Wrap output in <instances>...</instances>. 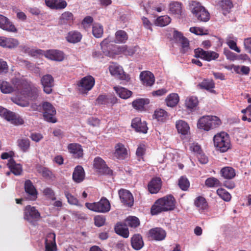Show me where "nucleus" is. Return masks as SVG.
Returning a JSON list of instances; mask_svg holds the SVG:
<instances>
[{"mask_svg":"<svg viewBox=\"0 0 251 251\" xmlns=\"http://www.w3.org/2000/svg\"><path fill=\"white\" fill-rule=\"evenodd\" d=\"M194 204L199 210H204L207 209L208 207V204L206 199L202 196H199L195 199Z\"/></svg>","mask_w":251,"mask_h":251,"instance_id":"obj_40","label":"nucleus"},{"mask_svg":"<svg viewBox=\"0 0 251 251\" xmlns=\"http://www.w3.org/2000/svg\"><path fill=\"white\" fill-rule=\"evenodd\" d=\"M175 203L176 200L171 195L159 198L152 205L151 214L155 215L163 212L173 210L175 208Z\"/></svg>","mask_w":251,"mask_h":251,"instance_id":"obj_2","label":"nucleus"},{"mask_svg":"<svg viewBox=\"0 0 251 251\" xmlns=\"http://www.w3.org/2000/svg\"><path fill=\"white\" fill-rule=\"evenodd\" d=\"M95 79L91 75H87L83 77L77 83L81 88L83 93H86L91 90L95 85Z\"/></svg>","mask_w":251,"mask_h":251,"instance_id":"obj_14","label":"nucleus"},{"mask_svg":"<svg viewBox=\"0 0 251 251\" xmlns=\"http://www.w3.org/2000/svg\"><path fill=\"white\" fill-rule=\"evenodd\" d=\"M37 171L41 173L43 177L50 178L52 175L51 172L47 168L39 166L37 168Z\"/></svg>","mask_w":251,"mask_h":251,"instance_id":"obj_53","label":"nucleus"},{"mask_svg":"<svg viewBox=\"0 0 251 251\" xmlns=\"http://www.w3.org/2000/svg\"><path fill=\"white\" fill-rule=\"evenodd\" d=\"M198 86L201 89H205L211 93H215V91L213 90L215 87V83L212 79H205L199 83Z\"/></svg>","mask_w":251,"mask_h":251,"instance_id":"obj_31","label":"nucleus"},{"mask_svg":"<svg viewBox=\"0 0 251 251\" xmlns=\"http://www.w3.org/2000/svg\"><path fill=\"white\" fill-rule=\"evenodd\" d=\"M19 44V41L16 39L0 37V46L3 48H15L18 46Z\"/></svg>","mask_w":251,"mask_h":251,"instance_id":"obj_25","label":"nucleus"},{"mask_svg":"<svg viewBox=\"0 0 251 251\" xmlns=\"http://www.w3.org/2000/svg\"><path fill=\"white\" fill-rule=\"evenodd\" d=\"M85 205L88 209L98 213H107L111 209L109 201L104 197H102L98 202H86Z\"/></svg>","mask_w":251,"mask_h":251,"instance_id":"obj_6","label":"nucleus"},{"mask_svg":"<svg viewBox=\"0 0 251 251\" xmlns=\"http://www.w3.org/2000/svg\"><path fill=\"white\" fill-rule=\"evenodd\" d=\"M41 83L45 93L50 94L52 92V88L54 86V80L50 75H43L41 79Z\"/></svg>","mask_w":251,"mask_h":251,"instance_id":"obj_13","label":"nucleus"},{"mask_svg":"<svg viewBox=\"0 0 251 251\" xmlns=\"http://www.w3.org/2000/svg\"><path fill=\"white\" fill-rule=\"evenodd\" d=\"M176 127L179 133L185 135L189 132L190 127L188 124L183 120H178L176 123Z\"/></svg>","mask_w":251,"mask_h":251,"instance_id":"obj_30","label":"nucleus"},{"mask_svg":"<svg viewBox=\"0 0 251 251\" xmlns=\"http://www.w3.org/2000/svg\"><path fill=\"white\" fill-rule=\"evenodd\" d=\"M43 115L45 120L52 123H55L57 119L55 117L56 114L54 107L49 102H44L42 103Z\"/></svg>","mask_w":251,"mask_h":251,"instance_id":"obj_8","label":"nucleus"},{"mask_svg":"<svg viewBox=\"0 0 251 251\" xmlns=\"http://www.w3.org/2000/svg\"><path fill=\"white\" fill-rule=\"evenodd\" d=\"M114 90L117 95L122 99H127L129 98L132 95V92L127 89L118 86L114 87Z\"/></svg>","mask_w":251,"mask_h":251,"instance_id":"obj_36","label":"nucleus"},{"mask_svg":"<svg viewBox=\"0 0 251 251\" xmlns=\"http://www.w3.org/2000/svg\"><path fill=\"white\" fill-rule=\"evenodd\" d=\"M44 195L52 201L56 200L54 192L50 188H46L43 191Z\"/></svg>","mask_w":251,"mask_h":251,"instance_id":"obj_55","label":"nucleus"},{"mask_svg":"<svg viewBox=\"0 0 251 251\" xmlns=\"http://www.w3.org/2000/svg\"><path fill=\"white\" fill-rule=\"evenodd\" d=\"M220 174L224 178L230 180L235 176L236 172L235 169L232 167L226 166L221 169Z\"/></svg>","mask_w":251,"mask_h":251,"instance_id":"obj_28","label":"nucleus"},{"mask_svg":"<svg viewBox=\"0 0 251 251\" xmlns=\"http://www.w3.org/2000/svg\"><path fill=\"white\" fill-rule=\"evenodd\" d=\"M128 39V35L123 30H119L115 33V42L116 43H125Z\"/></svg>","mask_w":251,"mask_h":251,"instance_id":"obj_43","label":"nucleus"},{"mask_svg":"<svg viewBox=\"0 0 251 251\" xmlns=\"http://www.w3.org/2000/svg\"><path fill=\"white\" fill-rule=\"evenodd\" d=\"M140 77L145 85L151 86L154 83V77L150 72H142Z\"/></svg>","mask_w":251,"mask_h":251,"instance_id":"obj_27","label":"nucleus"},{"mask_svg":"<svg viewBox=\"0 0 251 251\" xmlns=\"http://www.w3.org/2000/svg\"><path fill=\"white\" fill-rule=\"evenodd\" d=\"M82 34L77 30H72L69 31L66 37V41L70 43H77L81 40Z\"/></svg>","mask_w":251,"mask_h":251,"instance_id":"obj_26","label":"nucleus"},{"mask_svg":"<svg viewBox=\"0 0 251 251\" xmlns=\"http://www.w3.org/2000/svg\"><path fill=\"white\" fill-rule=\"evenodd\" d=\"M115 151L114 155L118 159H124L127 155V151L124 145L121 143H118L115 147Z\"/></svg>","mask_w":251,"mask_h":251,"instance_id":"obj_33","label":"nucleus"},{"mask_svg":"<svg viewBox=\"0 0 251 251\" xmlns=\"http://www.w3.org/2000/svg\"><path fill=\"white\" fill-rule=\"evenodd\" d=\"M165 101L168 106L173 107L178 103L179 97L177 94L172 93L166 98Z\"/></svg>","mask_w":251,"mask_h":251,"instance_id":"obj_45","label":"nucleus"},{"mask_svg":"<svg viewBox=\"0 0 251 251\" xmlns=\"http://www.w3.org/2000/svg\"><path fill=\"white\" fill-rule=\"evenodd\" d=\"M198 103V99L194 97H189L185 101V105L189 109H193L196 107Z\"/></svg>","mask_w":251,"mask_h":251,"instance_id":"obj_52","label":"nucleus"},{"mask_svg":"<svg viewBox=\"0 0 251 251\" xmlns=\"http://www.w3.org/2000/svg\"><path fill=\"white\" fill-rule=\"evenodd\" d=\"M0 28L11 32H17V29L6 17L0 14Z\"/></svg>","mask_w":251,"mask_h":251,"instance_id":"obj_20","label":"nucleus"},{"mask_svg":"<svg viewBox=\"0 0 251 251\" xmlns=\"http://www.w3.org/2000/svg\"><path fill=\"white\" fill-rule=\"evenodd\" d=\"M45 251H56L57 246L55 242V234L54 233H48L45 238Z\"/></svg>","mask_w":251,"mask_h":251,"instance_id":"obj_17","label":"nucleus"},{"mask_svg":"<svg viewBox=\"0 0 251 251\" xmlns=\"http://www.w3.org/2000/svg\"><path fill=\"white\" fill-rule=\"evenodd\" d=\"M195 57L196 58H201L207 61L216 60L219 57V54L217 52L208 50L205 51L201 48H198L194 50Z\"/></svg>","mask_w":251,"mask_h":251,"instance_id":"obj_11","label":"nucleus"},{"mask_svg":"<svg viewBox=\"0 0 251 251\" xmlns=\"http://www.w3.org/2000/svg\"><path fill=\"white\" fill-rule=\"evenodd\" d=\"M136 51V47H128L126 45L120 46L117 48L119 53H123L125 55L132 56Z\"/></svg>","mask_w":251,"mask_h":251,"instance_id":"obj_39","label":"nucleus"},{"mask_svg":"<svg viewBox=\"0 0 251 251\" xmlns=\"http://www.w3.org/2000/svg\"><path fill=\"white\" fill-rule=\"evenodd\" d=\"M171 21V19L168 16H160L155 20L154 24L156 26L163 27L169 25Z\"/></svg>","mask_w":251,"mask_h":251,"instance_id":"obj_42","label":"nucleus"},{"mask_svg":"<svg viewBox=\"0 0 251 251\" xmlns=\"http://www.w3.org/2000/svg\"><path fill=\"white\" fill-rule=\"evenodd\" d=\"M75 17L73 14L70 11H65L59 17L58 24L60 25H69L71 26L73 25Z\"/></svg>","mask_w":251,"mask_h":251,"instance_id":"obj_21","label":"nucleus"},{"mask_svg":"<svg viewBox=\"0 0 251 251\" xmlns=\"http://www.w3.org/2000/svg\"><path fill=\"white\" fill-rule=\"evenodd\" d=\"M190 8L198 21L206 22L209 20V13L199 2L191 1L190 3Z\"/></svg>","mask_w":251,"mask_h":251,"instance_id":"obj_5","label":"nucleus"},{"mask_svg":"<svg viewBox=\"0 0 251 251\" xmlns=\"http://www.w3.org/2000/svg\"><path fill=\"white\" fill-rule=\"evenodd\" d=\"M24 188L27 195V200L35 201L37 199L38 192L30 180L27 179L25 181Z\"/></svg>","mask_w":251,"mask_h":251,"instance_id":"obj_15","label":"nucleus"},{"mask_svg":"<svg viewBox=\"0 0 251 251\" xmlns=\"http://www.w3.org/2000/svg\"><path fill=\"white\" fill-rule=\"evenodd\" d=\"M103 33V26L99 24H95L92 27L93 35L96 38H100Z\"/></svg>","mask_w":251,"mask_h":251,"instance_id":"obj_49","label":"nucleus"},{"mask_svg":"<svg viewBox=\"0 0 251 251\" xmlns=\"http://www.w3.org/2000/svg\"><path fill=\"white\" fill-rule=\"evenodd\" d=\"M205 185L208 188H213L221 186L222 183L218 178L214 177H210L205 180Z\"/></svg>","mask_w":251,"mask_h":251,"instance_id":"obj_47","label":"nucleus"},{"mask_svg":"<svg viewBox=\"0 0 251 251\" xmlns=\"http://www.w3.org/2000/svg\"><path fill=\"white\" fill-rule=\"evenodd\" d=\"M190 150L193 152L196 155H197L202 151L201 149V146L197 143H194L191 144L190 146Z\"/></svg>","mask_w":251,"mask_h":251,"instance_id":"obj_59","label":"nucleus"},{"mask_svg":"<svg viewBox=\"0 0 251 251\" xmlns=\"http://www.w3.org/2000/svg\"><path fill=\"white\" fill-rule=\"evenodd\" d=\"M8 71V66L7 62L0 59V74L6 73Z\"/></svg>","mask_w":251,"mask_h":251,"instance_id":"obj_62","label":"nucleus"},{"mask_svg":"<svg viewBox=\"0 0 251 251\" xmlns=\"http://www.w3.org/2000/svg\"><path fill=\"white\" fill-rule=\"evenodd\" d=\"M179 43L181 44L180 51L181 53H185L189 50V42L186 38L183 39Z\"/></svg>","mask_w":251,"mask_h":251,"instance_id":"obj_56","label":"nucleus"},{"mask_svg":"<svg viewBox=\"0 0 251 251\" xmlns=\"http://www.w3.org/2000/svg\"><path fill=\"white\" fill-rule=\"evenodd\" d=\"M96 101L99 104L107 105V96L100 95L97 99Z\"/></svg>","mask_w":251,"mask_h":251,"instance_id":"obj_64","label":"nucleus"},{"mask_svg":"<svg viewBox=\"0 0 251 251\" xmlns=\"http://www.w3.org/2000/svg\"><path fill=\"white\" fill-rule=\"evenodd\" d=\"M64 194L68 200V203L74 205L78 204V200L77 199L70 194L68 191H65Z\"/></svg>","mask_w":251,"mask_h":251,"instance_id":"obj_54","label":"nucleus"},{"mask_svg":"<svg viewBox=\"0 0 251 251\" xmlns=\"http://www.w3.org/2000/svg\"><path fill=\"white\" fill-rule=\"evenodd\" d=\"M105 218L103 215H97L94 217L95 225L98 227L103 226L105 223Z\"/></svg>","mask_w":251,"mask_h":251,"instance_id":"obj_58","label":"nucleus"},{"mask_svg":"<svg viewBox=\"0 0 251 251\" xmlns=\"http://www.w3.org/2000/svg\"><path fill=\"white\" fill-rule=\"evenodd\" d=\"M146 152V147L145 145H139L137 149L136 154L138 158V160L140 161L141 159H143V156Z\"/></svg>","mask_w":251,"mask_h":251,"instance_id":"obj_57","label":"nucleus"},{"mask_svg":"<svg viewBox=\"0 0 251 251\" xmlns=\"http://www.w3.org/2000/svg\"><path fill=\"white\" fill-rule=\"evenodd\" d=\"M149 234L152 239L156 241H161L165 239L166 233L162 228L156 227L150 229Z\"/></svg>","mask_w":251,"mask_h":251,"instance_id":"obj_24","label":"nucleus"},{"mask_svg":"<svg viewBox=\"0 0 251 251\" xmlns=\"http://www.w3.org/2000/svg\"><path fill=\"white\" fill-rule=\"evenodd\" d=\"M67 6V3L64 0H56L55 6L56 10L63 9L66 8Z\"/></svg>","mask_w":251,"mask_h":251,"instance_id":"obj_60","label":"nucleus"},{"mask_svg":"<svg viewBox=\"0 0 251 251\" xmlns=\"http://www.w3.org/2000/svg\"><path fill=\"white\" fill-rule=\"evenodd\" d=\"M178 184L179 188L183 191L187 190L190 186L188 179L186 177L183 176L179 178Z\"/></svg>","mask_w":251,"mask_h":251,"instance_id":"obj_51","label":"nucleus"},{"mask_svg":"<svg viewBox=\"0 0 251 251\" xmlns=\"http://www.w3.org/2000/svg\"><path fill=\"white\" fill-rule=\"evenodd\" d=\"M0 116L5 120L16 126L24 124V120L20 116H17L15 113L0 106Z\"/></svg>","mask_w":251,"mask_h":251,"instance_id":"obj_9","label":"nucleus"},{"mask_svg":"<svg viewBox=\"0 0 251 251\" xmlns=\"http://www.w3.org/2000/svg\"><path fill=\"white\" fill-rule=\"evenodd\" d=\"M153 117L158 121L164 122L168 119V113L163 109H156L154 113Z\"/></svg>","mask_w":251,"mask_h":251,"instance_id":"obj_44","label":"nucleus"},{"mask_svg":"<svg viewBox=\"0 0 251 251\" xmlns=\"http://www.w3.org/2000/svg\"><path fill=\"white\" fill-rule=\"evenodd\" d=\"M47 56L50 59L55 61H61L64 59L63 52L58 50H50L47 52Z\"/></svg>","mask_w":251,"mask_h":251,"instance_id":"obj_35","label":"nucleus"},{"mask_svg":"<svg viewBox=\"0 0 251 251\" xmlns=\"http://www.w3.org/2000/svg\"><path fill=\"white\" fill-rule=\"evenodd\" d=\"M219 5L224 15L229 13L233 6L231 0H221L219 2Z\"/></svg>","mask_w":251,"mask_h":251,"instance_id":"obj_37","label":"nucleus"},{"mask_svg":"<svg viewBox=\"0 0 251 251\" xmlns=\"http://www.w3.org/2000/svg\"><path fill=\"white\" fill-rule=\"evenodd\" d=\"M85 176L83 168L81 166L77 165L74 169L72 175L73 180L76 183H80L84 179Z\"/></svg>","mask_w":251,"mask_h":251,"instance_id":"obj_22","label":"nucleus"},{"mask_svg":"<svg viewBox=\"0 0 251 251\" xmlns=\"http://www.w3.org/2000/svg\"><path fill=\"white\" fill-rule=\"evenodd\" d=\"M17 144L20 150L25 152L29 149L30 142L27 138H21L18 140Z\"/></svg>","mask_w":251,"mask_h":251,"instance_id":"obj_46","label":"nucleus"},{"mask_svg":"<svg viewBox=\"0 0 251 251\" xmlns=\"http://www.w3.org/2000/svg\"><path fill=\"white\" fill-rule=\"evenodd\" d=\"M109 71L112 75L115 76L122 80L128 82L130 80V77L129 75L126 74L122 67H120L117 63H112L109 66Z\"/></svg>","mask_w":251,"mask_h":251,"instance_id":"obj_10","label":"nucleus"},{"mask_svg":"<svg viewBox=\"0 0 251 251\" xmlns=\"http://www.w3.org/2000/svg\"><path fill=\"white\" fill-rule=\"evenodd\" d=\"M197 157L199 160V161L202 164H204L207 163L208 162V158L203 153L202 151L200 152L199 154H198Z\"/></svg>","mask_w":251,"mask_h":251,"instance_id":"obj_63","label":"nucleus"},{"mask_svg":"<svg viewBox=\"0 0 251 251\" xmlns=\"http://www.w3.org/2000/svg\"><path fill=\"white\" fill-rule=\"evenodd\" d=\"M118 194L121 202L125 205L128 207H131L133 205V197L128 190L121 189L118 191Z\"/></svg>","mask_w":251,"mask_h":251,"instance_id":"obj_16","label":"nucleus"},{"mask_svg":"<svg viewBox=\"0 0 251 251\" xmlns=\"http://www.w3.org/2000/svg\"><path fill=\"white\" fill-rule=\"evenodd\" d=\"M185 37L183 34L177 30H175L173 33V38L176 42L180 43Z\"/></svg>","mask_w":251,"mask_h":251,"instance_id":"obj_61","label":"nucleus"},{"mask_svg":"<svg viewBox=\"0 0 251 251\" xmlns=\"http://www.w3.org/2000/svg\"><path fill=\"white\" fill-rule=\"evenodd\" d=\"M162 181L160 177L153 178L149 183L148 187L149 192L151 194H156L161 188Z\"/></svg>","mask_w":251,"mask_h":251,"instance_id":"obj_23","label":"nucleus"},{"mask_svg":"<svg viewBox=\"0 0 251 251\" xmlns=\"http://www.w3.org/2000/svg\"><path fill=\"white\" fill-rule=\"evenodd\" d=\"M126 225L131 227L136 228L140 225V221L135 216H129L126 220Z\"/></svg>","mask_w":251,"mask_h":251,"instance_id":"obj_48","label":"nucleus"},{"mask_svg":"<svg viewBox=\"0 0 251 251\" xmlns=\"http://www.w3.org/2000/svg\"><path fill=\"white\" fill-rule=\"evenodd\" d=\"M94 168L101 174L111 175L112 171L106 165L105 162L100 157H96L94 160Z\"/></svg>","mask_w":251,"mask_h":251,"instance_id":"obj_12","label":"nucleus"},{"mask_svg":"<svg viewBox=\"0 0 251 251\" xmlns=\"http://www.w3.org/2000/svg\"><path fill=\"white\" fill-rule=\"evenodd\" d=\"M67 149L69 152L72 154L75 158H82L83 155V150L82 146L77 143H70L68 144Z\"/></svg>","mask_w":251,"mask_h":251,"instance_id":"obj_18","label":"nucleus"},{"mask_svg":"<svg viewBox=\"0 0 251 251\" xmlns=\"http://www.w3.org/2000/svg\"><path fill=\"white\" fill-rule=\"evenodd\" d=\"M127 226L126 224L118 223L115 226V231L117 234L126 238L129 236V231Z\"/></svg>","mask_w":251,"mask_h":251,"instance_id":"obj_29","label":"nucleus"},{"mask_svg":"<svg viewBox=\"0 0 251 251\" xmlns=\"http://www.w3.org/2000/svg\"><path fill=\"white\" fill-rule=\"evenodd\" d=\"M131 126L137 132L143 133H146L148 129L147 123L145 121L142 122L139 117H136L132 120Z\"/></svg>","mask_w":251,"mask_h":251,"instance_id":"obj_19","label":"nucleus"},{"mask_svg":"<svg viewBox=\"0 0 251 251\" xmlns=\"http://www.w3.org/2000/svg\"><path fill=\"white\" fill-rule=\"evenodd\" d=\"M221 124V120L217 116H203L199 119L197 127L199 129L209 131L219 127Z\"/></svg>","mask_w":251,"mask_h":251,"instance_id":"obj_3","label":"nucleus"},{"mask_svg":"<svg viewBox=\"0 0 251 251\" xmlns=\"http://www.w3.org/2000/svg\"><path fill=\"white\" fill-rule=\"evenodd\" d=\"M7 166L11 173L16 176L21 175L22 172V168L20 164L16 163L15 160L10 158L8 162Z\"/></svg>","mask_w":251,"mask_h":251,"instance_id":"obj_34","label":"nucleus"},{"mask_svg":"<svg viewBox=\"0 0 251 251\" xmlns=\"http://www.w3.org/2000/svg\"><path fill=\"white\" fill-rule=\"evenodd\" d=\"M182 3L178 1H172L169 4V11L176 15H181L182 12Z\"/></svg>","mask_w":251,"mask_h":251,"instance_id":"obj_41","label":"nucleus"},{"mask_svg":"<svg viewBox=\"0 0 251 251\" xmlns=\"http://www.w3.org/2000/svg\"><path fill=\"white\" fill-rule=\"evenodd\" d=\"M149 100L148 99H138L134 100L132 103V106L136 109L143 111L145 109V105L149 104Z\"/></svg>","mask_w":251,"mask_h":251,"instance_id":"obj_38","label":"nucleus"},{"mask_svg":"<svg viewBox=\"0 0 251 251\" xmlns=\"http://www.w3.org/2000/svg\"><path fill=\"white\" fill-rule=\"evenodd\" d=\"M217 195L223 200L226 201H229L231 198V195L225 189L219 188L217 190Z\"/></svg>","mask_w":251,"mask_h":251,"instance_id":"obj_50","label":"nucleus"},{"mask_svg":"<svg viewBox=\"0 0 251 251\" xmlns=\"http://www.w3.org/2000/svg\"><path fill=\"white\" fill-rule=\"evenodd\" d=\"M131 244L132 247L134 250H140L144 246V242L142 236L139 234H134L131 238Z\"/></svg>","mask_w":251,"mask_h":251,"instance_id":"obj_32","label":"nucleus"},{"mask_svg":"<svg viewBox=\"0 0 251 251\" xmlns=\"http://www.w3.org/2000/svg\"><path fill=\"white\" fill-rule=\"evenodd\" d=\"M14 87L8 82L0 80V90L4 94L13 92L15 90L18 92L16 97L12 98L13 101L22 107H26L29 104L28 100L32 99V92L27 82L24 79L14 78L11 80Z\"/></svg>","mask_w":251,"mask_h":251,"instance_id":"obj_1","label":"nucleus"},{"mask_svg":"<svg viewBox=\"0 0 251 251\" xmlns=\"http://www.w3.org/2000/svg\"><path fill=\"white\" fill-rule=\"evenodd\" d=\"M24 218L31 224L34 225L41 218V216L35 207L29 205L25 207Z\"/></svg>","mask_w":251,"mask_h":251,"instance_id":"obj_7","label":"nucleus"},{"mask_svg":"<svg viewBox=\"0 0 251 251\" xmlns=\"http://www.w3.org/2000/svg\"><path fill=\"white\" fill-rule=\"evenodd\" d=\"M213 141L217 150L221 152H225L231 148L229 136L225 132L216 134L213 137Z\"/></svg>","mask_w":251,"mask_h":251,"instance_id":"obj_4","label":"nucleus"}]
</instances>
